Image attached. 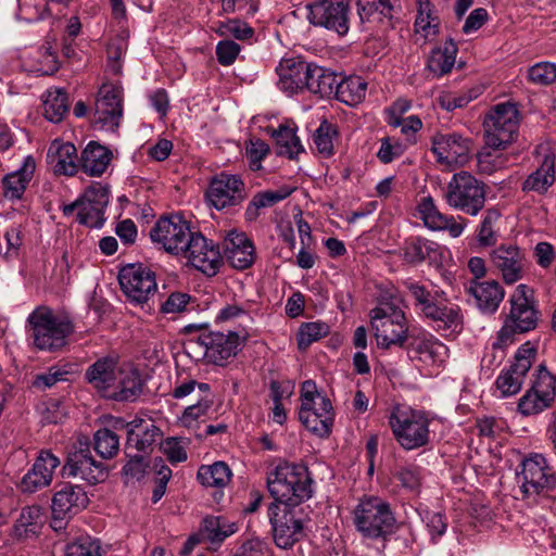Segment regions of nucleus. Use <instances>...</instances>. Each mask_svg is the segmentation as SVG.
<instances>
[{"label": "nucleus", "instance_id": "obj_1", "mask_svg": "<svg viewBox=\"0 0 556 556\" xmlns=\"http://www.w3.org/2000/svg\"><path fill=\"white\" fill-rule=\"evenodd\" d=\"M404 287L413 299L417 315L428 321L434 330L450 334L462 331L463 314L457 304L440 299L439 292H433L412 279L404 281Z\"/></svg>", "mask_w": 556, "mask_h": 556}, {"label": "nucleus", "instance_id": "obj_2", "mask_svg": "<svg viewBox=\"0 0 556 556\" xmlns=\"http://www.w3.org/2000/svg\"><path fill=\"white\" fill-rule=\"evenodd\" d=\"M267 488L278 505L299 506L313 495V479L302 464L278 465L267 477Z\"/></svg>", "mask_w": 556, "mask_h": 556}, {"label": "nucleus", "instance_id": "obj_3", "mask_svg": "<svg viewBox=\"0 0 556 556\" xmlns=\"http://www.w3.org/2000/svg\"><path fill=\"white\" fill-rule=\"evenodd\" d=\"M34 345L41 351H56L66 344V339L74 332L72 319L55 314L48 306L36 307L27 317Z\"/></svg>", "mask_w": 556, "mask_h": 556}, {"label": "nucleus", "instance_id": "obj_4", "mask_svg": "<svg viewBox=\"0 0 556 556\" xmlns=\"http://www.w3.org/2000/svg\"><path fill=\"white\" fill-rule=\"evenodd\" d=\"M356 530L366 539H386L395 527L389 502L379 496H363L353 510Z\"/></svg>", "mask_w": 556, "mask_h": 556}, {"label": "nucleus", "instance_id": "obj_5", "mask_svg": "<svg viewBox=\"0 0 556 556\" xmlns=\"http://www.w3.org/2000/svg\"><path fill=\"white\" fill-rule=\"evenodd\" d=\"M443 199L455 211L478 216L486 202V185L466 170L455 173L447 182Z\"/></svg>", "mask_w": 556, "mask_h": 556}, {"label": "nucleus", "instance_id": "obj_6", "mask_svg": "<svg viewBox=\"0 0 556 556\" xmlns=\"http://www.w3.org/2000/svg\"><path fill=\"white\" fill-rule=\"evenodd\" d=\"M370 324L379 346H404L408 341V321L405 313L391 303H383L369 313Z\"/></svg>", "mask_w": 556, "mask_h": 556}, {"label": "nucleus", "instance_id": "obj_7", "mask_svg": "<svg viewBox=\"0 0 556 556\" xmlns=\"http://www.w3.org/2000/svg\"><path fill=\"white\" fill-rule=\"evenodd\" d=\"M430 420L421 412L394 407L389 426L396 442L406 451L426 446L430 442Z\"/></svg>", "mask_w": 556, "mask_h": 556}, {"label": "nucleus", "instance_id": "obj_8", "mask_svg": "<svg viewBox=\"0 0 556 556\" xmlns=\"http://www.w3.org/2000/svg\"><path fill=\"white\" fill-rule=\"evenodd\" d=\"M519 112L513 103H498L486 114L483 122L484 139L488 147L505 149L517 136Z\"/></svg>", "mask_w": 556, "mask_h": 556}, {"label": "nucleus", "instance_id": "obj_9", "mask_svg": "<svg viewBox=\"0 0 556 556\" xmlns=\"http://www.w3.org/2000/svg\"><path fill=\"white\" fill-rule=\"evenodd\" d=\"M56 488L51 501L50 526L59 532L64 530L68 521L88 506L89 497L85 489L78 484L64 482Z\"/></svg>", "mask_w": 556, "mask_h": 556}, {"label": "nucleus", "instance_id": "obj_10", "mask_svg": "<svg viewBox=\"0 0 556 556\" xmlns=\"http://www.w3.org/2000/svg\"><path fill=\"white\" fill-rule=\"evenodd\" d=\"M516 479L525 496L538 495L556 486V472L541 454L522 459L516 468Z\"/></svg>", "mask_w": 556, "mask_h": 556}, {"label": "nucleus", "instance_id": "obj_11", "mask_svg": "<svg viewBox=\"0 0 556 556\" xmlns=\"http://www.w3.org/2000/svg\"><path fill=\"white\" fill-rule=\"evenodd\" d=\"M118 282L126 298L136 304H144L157 291L155 273L142 263L126 264L119 269Z\"/></svg>", "mask_w": 556, "mask_h": 556}, {"label": "nucleus", "instance_id": "obj_12", "mask_svg": "<svg viewBox=\"0 0 556 556\" xmlns=\"http://www.w3.org/2000/svg\"><path fill=\"white\" fill-rule=\"evenodd\" d=\"M205 197L216 210H228L240 206L247 200L248 188L239 175L223 172L210 180Z\"/></svg>", "mask_w": 556, "mask_h": 556}, {"label": "nucleus", "instance_id": "obj_13", "mask_svg": "<svg viewBox=\"0 0 556 556\" xmlns=\"http://www.w3.org/2000/svg\"><path fill=\"white\" fill-rule=\"evenodd\" d=\"M296 506L271 503L268 507V518L271 525L274 541L280 548H289L299 542L303 535V521L298 516Z\"/></svg>", "mask_w": 556, "mask_h": 556}, {"label": "nucleus", "instance_id": "obj_14", "mask_svg": "<svg viewBox=\"0 0 556 556\" xmlns=\"http://www.w3.org/2000/svg\"><path fill=\"white\" fill-rule=\"evenodd\" d=\"M535 356L536 349L529 341L517 349L513 363L508 368L501 371L495 381V386L503 397L515 395L521 390Z\"/></svg>", "mask_w": 556, "mask_h": 556}, {"label": "nucleus", "instance_id": "obj_15", "mask_svg": "<svg viewBox=\"0 0 556 556\" xmlns=\"http://www.w3.org/2000/svg\"><path fill=\"white\" fill-rule=\"evenodd\" d=\"M192 233L181 216L172 215L161 217L155 223L150 230V238L160 249L177 255L181 253Z\"/></svg>", "mask_w": 556, "mask_h": 556}, {"label": "nucleus", "instance_id": "obj_16", "mask_svg": "<svg viewBox=\"0 0 556 556\" xmlns=\"http://www.w3.org/2000/svg\"><path fill=\"white\" fill-rule=\"evenodd\" d=\"M311 24L345 35L349 31V0H315L307 4Z\"/></svg>", "mask_w": 556, "mask_h": 556}, {"label": "nucleus", "instance_id": "obj_17", "mask_svg": "<svg viewBox=\"0 0 556 556\" xmlns=\"http://www.w3.org/2000/svg\"><path fill=\"white\" fill-rule=\"evenodd\" d=\"M189 237L181 253L195 269L208 277L215 276L223 264L218 247L201 232H193Z\"/></svg>", "mask_w": 556, "mask_h": 556}, {"label": "nucleus", "instance_id": "obj_18", "mask_svg": "<svg viewBox=\"0 0 556 556\" xmlns=\"http://www.w3.org/2000/svg\"><path fill=\"white\" fill-rule=\"evenodd\" d=\"M123 117V88L117 84L105 83L98 92L93 124L101 129L115 130Z\"/></svg>", "mask_w": 556, "mask_h": 556}, {"label": "nucleus", "instance_id": "obj_19", "mask_svg": "<svg viewBox=\"0 0 556 556\" xmlns=\"http://www.w3.org/2000/svg\"><path fill=\"white\" fill-rule=\"evenodd\" d=\"M510 311L506 319L521 333L532 331L539 321V311L533 290L527 285H518L509 298Z\"/></svg>", "mask_w": 556, "mask_h": 556}, {"label": "nucleus", "instance_id": "obj_20", "mask_svg": "<svg viewBox=\"0 0 556 556\" xmlns=\"http://www.w3.org/2000/svg\"><path fill=\"white\" fill-rule=\"evenodd\" d=\"M64 478H80L89 484L103 482L108 477L106 466L97 460L89 446L79 447L70 453L62 467Z\"/></svg>", "mask_w": 556, "mask_h": 556}, {"label": "nucleus", "instance_id": "obj_21", "mask_svg": "<svg viewBox=\"0 0 556 556\" xmlns=\"http://www.w3.org/2000/svg\"><path fill=\"white\" fill-rule=\"evenodd\" d=\"M489 260L506 285H513L522 279L527 260L518 245L513 243L500 244L490 252Z\"/></svg>", "mask_w": 556, "mask_h": 556}, {"label": "nucleus", "instance_id": "obj_22", "mask_svg": "<svg viewBox=\"0 0 556 556\" xmlns=\"http://www.w3.org/2000/svg\"><path fill=\"white\" fill-rule=\"evenodd\" d=\"M472 141L457 132L437 134L432 137L435 160L442 165H464L469 160Z\"/></svg>", "mask_w": 556, "mask_h": 556}, {"label": "nucleus", "instance_id": "obj_23", "mask_svg": "<svg viewBox=\"0 0 556 556\" xmlns=\"http://www.w3.org/2000/svg\"><path fill=\"white\" fill-rule=\"evenodd\" d=\"M59 457L51 451H41L31 468L22 478L18 489L23 493H35L51 484L54 470L60 466Z\"/></svg>", "mask_w": 556, "mask_h": 556}, {"label": "nucleus", "instance_id": "obj_24", "mask_svg": "<svg viewBox=\"0 0 556 556\" xmlns=\"http://www.w3.org/2000/svg\"><path fill=\"white\" fill-rule=\"evenodd\" d=\"M299 419L309 432L320 438L328 437L334 419L330 400L327 396H319V401L311 405H301Z\"/></svg>", "mask_w": 556, "mask_h": 556}, {"label": "nucleus", "instance_id": "obj_25", "mask_svg": "<svg viewBox=\"0 0 556 556\" xmlns=\"http://www.w3.org/2000/svg\"><path fill=\"white\" fill-rule=\"evenodd\" d=\"M311 62L302 56H288L281 59L276 71L279 76L278 87L285 93L292 96L302 93L307 87V75Z\"/></svg>", "mask_w": 556, "mask_h": 556}, {"label": "nucleus", "instance_id": "obj_26", "mask_svg": "<svg viewBox=\"0 0 556 556\" xmlns=\"http://www.w3.org/2000/svg\"><path fill=\"white\" fill-rule=\"evenodd\" d=\"M417 211L425 226L433 231L447 230L452 238H458L464 232L467 220L458 216L445 215L439 211L431 197L422 198L417 205Z\"/></svg>", "mask_w": 556, "mask_h": 556}, {"label": "nucleus", "instance_id": "obj_27", "mask_svg": "<svg viewBox=\"0 0 556 556\" xmlns=\"http://www.w3.org/2000/svg\"><path fill=\"white\" fill-rule=\"evenodd\" d=\"M200 344L205 349V357L215 365H224L230 357L236 356L240 337L233 331L228 333L208 332L199 337Z\"/></svg>", "mask_w": 556, "mask_h": 556}, {"label": "nucleus", "instance_id": "obj_28", "mask_svg": "<svg viewBox=\"0 0 556 556\" xmlns=\"http://www.w3.org/2000/svg\"><path fill=\"white\" fill-rule=\"evenodd\" d=\"M110 389L104 399L116 402L136 401L143 389L139 370L132 364H122Z\"/></svg>", "mask_w": 556, "mask_h": 556}, {"label": "nucleus", "instance_id": "obj_29", "mask_svg": "<svg viewBox=\"0 0 556 556\" xmlns=\"http://www.w3.org/2000/svg\"><path fill=\"white\" fill-rule=\"evenodd\" d=\"M224 255L236 269L251 267L255 260V248L252 240L238 230H230L223 242Z\"/></svg>", "mask_w": 556, "mask_h": 556}, {"label": "nucleus", "instance_id": "obj_30", "mask_svg": "<svg viewBox=\"0 0 556 556\" xmlns=\"http://www.w3.org/2000/svg\"><path fill=\"white\" fill-rule=\"evenodd\" d=\"M408 340L409 353L425 364L440 366L448 356V348L429 332L412 333Z\"/></svg>", "mask_w": 556, "mask_h": 556}, {"label": "nucleus", "instance_id": "obj_31", "mask_svg": "<svg viewBox=\"0 0 556 556\" xmlns=\"http://www.w3.org/2000/svg\"><path fill=\"white\" fill-rule=\"evenodd\" d=\"M127 441L126 451L136 450L138 454L150 455L157 441L162 438V432L153 422H144L143 420H132L126 424Z\"/></svg>", "mask_w": 556, "mask_h": 556}, {"label": "nucleus", "instance_id": "obj_32", "mask_svg": "<svg viewBox=\"0 0 556 556\" xmlns=\"http://www.w3.org/2000/svg\"><path fill=\"white\" fill-rule=\"evenodd\" d=\"M121 365L117 356L100 357L86 369L85 379L102 397H105Z\"/></svg>", "mask_w": 556, "mask_h": 556}, {"label": "nucleus", "instance_id": "obj_33", "mask_svg": "<svg viewBox=\"0 0 556 556\" xmlns=\"http://www.w3.org/2000/svg\"><path fill=\"white\" fill-rule=\"evenodd\" d=\"M466 291L473 298L476 306L483 314H494L505 296L504 288L496 280H470Z\"/></svg>", "mask_w": 556, "mask_h": 556}, {"label": "nucleus", "instance_id": "obj_34", "mask_svg": "<svg viewBox=\"0 0 556 556\" xmlns=\"http://www.w3.org/2000/svg\"><path fill=\"white\" fill-rule=\"evenodd\" d=\"M35 167L36 163L34 157L28 155L24 159L23 165L18 169L7 174L2 178V194L5 200L14 202L23 198L33 178Z\"/></svg>", "mask_w": 556, "mask_h": 556}, {"label": "nucleus", "instance_id": "obj_35", "mask_svg": "<svg viewBox=\"0 0 556 556\" xmlns=\"http://www.w3.org/2000/svg\"><path fill=\"white\" fill-rule=\"evenodd\" d=\"M47 161L58 175L74 176L78 172L77 149L71 142L54 140L48 149Z\"/></svg>", "mask_w": 556, "mask_h": 556}, {"label": "nucleus", "instance_id": "obj_36", "mask_svg": "<svg viewBox=\"0 0 556 556\" xmlns=\"http://www.w3.org/2000/svg\"><path fill=\"white\" fill-rule=\"evenodd\" d=\"M112 160V152L104 146L91 141L81 152L79 164L84 173L99 177L108 168Z\"/></svg>", "mask_w": 556, "mask_h": 556}, {"label": "nucleus", "instance_id": "obj_37", "mask_svg": "<svg viewBox=\"0 0 556 556\" xmlns=\"http://www.w3.org/2000/svg\"><path fill=\"white\" fill-rule=\"evenodd\" d=\"M440 247L437 242L422 238H408L403 247L404 260L412 264L418 265L424 262H434L440 255Z\"/></svg>", "mask_w": 556, "mask_h": 556}, {"label": "nucleus", "instance_id": "obj_38", "mask_svg": "<svg viewBox=\"0 0 556 556\" xmlns=\"http://www.w3.org/2000/svg\"><path fill=\"white\" fill-rule=\"evenodd\" d=\"M555 182V156L548 153L544 156L541 165L530 174L522 182V190L526 192L545 193Z\"/></svg>", "mask_w": 556, "mask_h": 556}, {"label": "nucleus", "instance_id": "obj_39", "mask_svg": "<svg viewBox=\"0 0 556 556\" xmlns=\"http://www.w3.org/2000/svg\"><path fill=\"white\" fill-rule=\"evenodd\" d=\"M366 90L367 83L361 76L353 75L337 79L332 94L340 102L354 106L365 99Z\"/></svg>", "mask_w": 556, "mask_h": 556}, {"label": "nucleus", "instance_id": "obj_40", "mask_svg": "<svg viewBox=\"0 0 556 556\" xmlns=\"http://www.w3.org/2000/svg\"><path fill=\"white\" fill-rule=\"evenodd\" d=\"M61 210L66 217L72 216L78 210L77 219L79 224L90 228H101L105 222V208L89 204L84 200L77 199L70 204H64Z\"/></svg>", "mask_w": 556, "mask_h": 556}, {"label": "nucleus", "instance_id": "obj_41", "mask_svg": "<svg viewBox=\"0 0 556 556\" xmlns=\"http://www.w3.org/2000/svg\"><path fill=\"white\" fill-rule=\"evenodd\" d=\"M293 191L294 188L282 186L277 190H266L255 193L245 208V219L248 222L256 220L260 216L261 208L275 205L276 203L287 199Z\"/></svg>", "mask_w": 556, "mask_h": 556}, {"label": "nucleus", "instance_id": "obj_42", "mask_svg": "<svg viewBox=\"0 0 556 556\" xmlns=\"http://www.w3.org/2000/svg\"><path fill=\"white\" fill-rule=\"evenodd\" d=\"M306 81L307 87H305V91L317 94L320 98L330 97L337 84V75L328 68L311 63Z\"/></svg>", "mask_w": 556, "mask_h": 556}, {"label": "nucleus", "instance_id": "obj_43", "mask_svg": "<svg viewBox=\"0 0 556 556\" xmlns=\"http://www.w3.org/2000/svg\"><path fill=\"white\" fill-rule=\"evenodd\" d=\"M43 115L52 123H60L70 109L66 92L61 88L47 90L42 96Z\"/></svg>", "mask_w": 556, "mask_h": 556}, {"label": "nucleus", "instance_id": "obj_44", "mask_svg": "<svg viewBox=\"0 0 556 556\" xmlns=\"http://www.w3.org/2000/svg\"><path fill=\"white\" fill-rule=\"evenodd\" d=\"M457 46L448 39L442 47L434 48L428 61V68L437 76H442L453 68L457 54Z\"/></svg>", "mask_w": 556, "mask_h": 556}, {"label": "nucleus", "instance_id": "obj_45", "mask_svg": "<svg viewBox=\"0 0 556 556\" xmlns=\"http://www.w3.org/2000/svg\"><path fill=\"white\" fill-rule=\"evenodd\" d=\"M27 72L36 76L53 75L59 70L56 54L49 49H39L24 61Z\"/></svg>", "mask_w": 556, "mask_h": 556}, {"label": "nucleus", "instance_id": "obj_46", "mask_svg": "<svg viewBox=\"0 0 556 556\" xmlns=\"http://www.w3.org/2000/svg\"><path fill=\"white\" fill-rule=\"evenodd\" d=\"M197 477L204 486L224 488L231 479V471L226 463L216 462L211 466H201Z\"/></svg>", "mask_w": 556, "mask_h": 556}, {"label": "nucleus", "instance_id": "obj_47", "mask_svg": "<svg viewBox=\"0 0 556 556\" xmlns=\"http://www.w3.org/2000/svg\"><path fill=\"white\" fill-rule=\"evenodd\" d=\"M415 30L425 39H431L439 33V21L438 17L433 15V5L430 0L418 1Z\"/></svg>", "mask_w": 556, "mask_h": 556}, {"label": "nucleus", "instance_id": "obj_48", "mask_svg": "<svg viewBox=\"0 0 556 556\" xmlns=\"http://www.w3.org/2000/svg\"><path fill=\"white\" fill-rule=\"evenodd\" d=\"M501 217V212L495 207L484 211L482 219L477 227V241L480 247H493L498 239L495 226Z\"/></svg>", "mask_w": 556, "mask_h": 556}, {"label": "nucleus", "instance_id": "obj_49", "mask_svg": "<svg viewBox=\"0 0 556 556\" xmlns=\"http://www.w3.org/2000/svg\"><path fill=\"white\" fill-rule=\"evenodd\" d=\"M273 137L278 146V154L294 159L299 153L303 152V146L294 129L288 126H279L274 130Z\"/></svg>", "mask_w": 556, "mask_h": 556}, {"label": "nucleus", "instance_id": "obj_50", "mask_svg": "<svg viewBox=\"0 0 556 556\" xmlns=\"http://www.w3.org/2000/svg\"><path fill=\"white\" fill-rule=\"evenodd\" d=\"M338 127L334 124L326 119L323 121L313 135L317 152L324 157L332 156L334 153L333 140L338 138Z\"/></svg>", "mask_w": 556, "mask_h": 556}, {"label": "nucleus", "instance_id": "obj_51", "mask_svg": "<svg viewBox=\"0 0 556 556\" xmlns=\"http://www.w3.org/2000/svg\"><path fill=\"white\" fill-rule=\"evenodd\" d=\"M94 451L104 459H111L119 451V437L109 428H101L93 434Z\"/></svg>", "mask_w": 556, "mask_h": 556}, {"label": "nucleus", "instance_id": "obj_52", "mask_svg": "<svg viewBox=\"0 0 556 556\" xmlns=\"http://www.w3.org/2000/svg\"><path fill=\"white\" fill-rule=\"evenodd\" d=\"M104 554L105 549L100 540L90 535H81L65 547V556H103Z\"/></svg>", "mask_w": 556, "mask_h": 556}, {"label": "nucleus", "instance_id": "obj_53", "mask_svg": "<svg viewBox=\"0 0 556 556\" xmlns=\"http://www.w3.org/2000/svg\"><path fill=\"white\" fill-rule=\"evenodd\" d=\"M203 531L212 543H219L233 534L237 528L223 517L210 516L203 520Z\"/></svg>", "mask_w": 556, "mask_h": 556}, {"label": "nucleus", "instance_id": "obj_54", "mask_svg": "<svg viewBox=\"0 0 556 556\" xmlns=\"http://www.w3.org/2000/svg\"><path fill=\"white\" fill-rule=\"evenodd\" d=\"M531 388L534 389V392L544 396L551 404L554 403L556 397V377L547 370L544 364L536 367Z\"/></svg>", "mask_w": 556, "mask_h": 556}, {"label": "nucleus", "instance_id": "obj_55", "mask_svg": "<svg viewBox=\"0 0 556 556\" xmlns=\"http://www.w3.org/2000/svg\"><path fill=\"white\" fill-rule=\"evenodd\" d=\"M330 331L329 326L323 321H311L301 325L298 332L299 349L305 350L313 342L326 337Z\"/></svg>", "mask_w": 556, "mask_h": 556}, {"label": "nucleus", "instance_id": "obj_56", "mask_svg": "<svg viewBox=\"0 0 556 556\" xmlns=\"http://www.w3.org/2000/svg\"><path fill=\"white\" fill-rule=\"evenodd\" d=\"M552 404L540 393L530 388L518 401L517 409L523 416L536 415L551 407Z\"/></svg>", "mask_w": 556, "mask_h": 556}, {"label": "nucleus", "instance_id": "obj_57", "mask_svg": "<svg viewBox=\"0 0 556 556\" xmlns=\"http://www.w3.org/2000/svg\"><path fill=\"white\" fill-rule=\"evenodd\" d=\"M529 80L539 86H549L556 83V63L542 61L528 70Z\"/></svg>", "mask_w": 556, "mask_h": 556}, {"label": "nucleus", "instance_id": "obj_58", "mask_svg": "<svg viewBox=\"0 0 556 556\" xmlns=\"http://www.w3.org/2000/svg\"><path fill=\"white\" fill-rule=\"evenodd\" d=\"M405 150V144H403L399 139L386 137L381 139V146L377 156L382 163L388 164L394 159L400 157Z\"/></svg>", "mask_w": 556, "mask_h": 556}, {"label": "nucleus", "instance_id": "obj_59", "mask_svg": "<svg viewBox=\"0 0 556 556\" xmlns=\"http://www.w3.org/2000/svg\"><path fill=\"white\" fill-rule=\"evenodd\" d=\"M212 405V400L208 396L200 399L195 404L186 407L180 418L185 427L191 428L195 421L204 416Z\"/></svg>", "mask_w": 556, "mask_h": 556}, {"label": "nucleus", "instance_id": "obj_60", "mask_svg": "<svg viewBox=\"0 0 556 556\" xmlns=\"http://www.w3.org/2000/svg\"><path fill=\"white\" fill-rule=\"evenodd\" d=\"M109 193L110 191L106 186L94 182L85 190L78 200H84V202L89 204L106 208L109 204Z\"/></svg>", "mask_w": 556, "mask_h": 556}, {"label": "nucleus", "instance_id": "obj_61", "mask_svg": "<svg viewBox=\"0 0 556 556\" xmlns=\"http://www.w3.org/2000/svg\"><path fill=\"white\" fill-rule=\"evenodd\" d=\"M240 46L232 40H222L216 45V58L220 65L229 66L235 63L239 53Z\"/></svg>", "mask_w": 556, "mask_h": 556}, {"label": "nucleus", "instance_id": "obj_62", "mask_svg": "<svg viewBox=\"0 0 556 556\" xmlns=\"http://www.w3.org/2000/svg\"><path fill=\"white\" fill-rule=\"evenodd\" d=\"M191 296L184 292H173L161 305V312L164 314H177L185 312Z\"/></svg>", "mask_w": 556, "mask_h": 556}, {"label": "nucleus", "instance_id": "obj_63", "mask_svg": "<svg viewBox=\"0 0 556 556\" xmlns=\"http://www.w3.org/2000/svg\"><path fill=\"white\" fill-rule=\"evenodd\" d=\"M232 556H270L266 542L257 538L243 542Z\"/></svg>", "mask_w": 556, "mask_h": 556}, {"label": "nucleus", "instance_id": "obj_64", "mask_svg": "<svg viewBox=\"0 0 556 556\" xmlns=\"http://www.w3.org/2000/svg\"><path fill=\"white\" fill-rule=\"evenodd\" d=\"M161 450L172 464H178L187 459V452L176 438H167L161 443Z\"/></svg>", "mask_w": 556, "mask_h": 556}]
</instances>
